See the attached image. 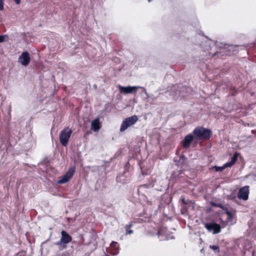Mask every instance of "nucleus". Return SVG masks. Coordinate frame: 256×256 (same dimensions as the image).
<instances>
[{
    "mask_svg": "<svg viewBox=\"0 0 256 256\" xmlns=\"http://www.w3.org/2000/svg\"><path fill=\"white\" fill-rule=\"evenodd\" d=\"M193 138L194 137L192 134H190L186 136L182 144L183 147L184 148H188L193 140Z\"/></svg>",
    "mask_w": 256,
    "mask_h": 256,
    "instance_id": "obj_11",
    "label": "nucleus"
},
{
    "mask_svg": "<svg viewBox=\"0 0 256 256\" xmlns=\"http://www.w3.org/2000/svg\"><path fill=\"white\" fill-rule=\"evenodd\" d=\"M30 60V54L26 52H24L18 58V62L20 64L23 66H27Z\"/></svg>",
    "mask_w": 256,
    "mask_h": 256,
    "instance_id": "obj_6",
    "label": "nucleus"
},
{
    "mask_svg": "<svg viewBox=\"0 0 256 256\" xmlns=\"http://www.w3.org/2000/svg\"><path fill=\"white\" fill-rule=\"evenodd\" d=\"M194 134L198 139L208 138L212 136L210 130L204 128H196L194 130Z\"/></svg>",
    "mask_w": 256,
    "mask_h": 256,
    "instance_id": "obj_1",
    "label": "nucleus"
},
{
    "mask_svg": "<svg viewBox=\"0 0 256 256\" xmlns=\"http://www.w3.org/2000/svg\"><path fill=\"white\" fill-rule=\"evenodd\" d=\"M210 248L212 249L214 252H219V246H210Z\"/></svg>",
    "mask_w": 256,
    "mask_h": 256,
    "instance_id": "obj_13",
    "label": "nucleus"
},
{
    "mask_svg": "<svg viewBox=\"0 0 256 256\" xmlns=\"http://www.w3.org/2000/svg\"><path fill=\"white\" fill-rule=\"evenodd\" d=\"M61 234L62 238L60 241L56 242L57 245H60L62 244H66L72 241V237L66 232L62 230Z\"/></svg>",
    "mask_w": 256,
    "mask_h": 256,
    "instance_id": "obj_8",
    "label": "nucleus"
},
{
    "mask_svg": "<svg viewBox=\"0 0 256 256\" xmlns=\"http://www.w3.org/2000/svg\"><path fill=\"white\" fill-rule=\"evenodd\" d=\"M140 88L142 89V92L146 96L145 98H150V96H149L148 94V92H146V88H144L142 87V86H141Z\"/></svg>",
    "mask_w": 256,
    "mask_h": 256,
    "instance_id": "obj_15",
    "label": "nucleus"
},
{
    "mask_svg": "<svg viewBox=\"0 0 256 256\" xmlns=\"http://www.w3.org/2000/svg\"><path fill=\"white\" fill-rule=\"evenodd\" d=\"M72 130L69 128L64 129L60 134V140L63 146L68 144V141L72 134Z\"/></svg>",
    "mask_w": 256,
    "mask_h": 256,
    "instance_id": "obj_3",
    "label": "nucleus"
},
{
    "mask_svg": "<svg viewBox=\"0 0 256 256\" xmlns=\"http://www.w3.org/2000/svg\"><path fill=\"white\" fill-rule=\"evenodd\" d=\"M158 234L159 236H160V235L161 234V232H158Z\"/></svg>",
    "mask_w": 256,
    "mask_h": 256,
    "instance_id": "obj_21",
    "label": "nucleus"
},
{
    "mask_svg": "<svg viewBox=\"0 0 256 256\" xmlns=\"http://www.w3.org/2000/svg\"><path fill=\"white\" fill-rule=\"evenodd\" d=\"M238 154L236 153H235L233 156L232 158L230 161L226 163L222 166H214L212 168L214 169L216 172H222L225 168L232 166L236 162Z\"/></svg>",
    "mask_w": 256,
    "mask_h": 256,
    "instance_id": "obj_5",
    "label": "nucleus"
},
{
    "mask_svg": "<svg viewBox=\"0 0 256 256\" xmlns=\"http://www.w3.org/2000/svg\"><path fill=\"white\" fill-rule=\"evenodd\" d=\"M118 244V243L116 242H112L110 244V246L112 248H114L115 250H116L117 247L116 246Z\"/></svg>",
    "mask_w": 256,
    "mask_h": 256,
    "instance_id": "obj_16",
    "label": "nucleus"
},
{
    "mask_svg": "<svg viewBox=\"0 0 256 256\" xmlns=\"http://www.w3.org/2000/svg\"><path fill=\"white\" fill-rule=\"evenodd\" d=\"M230 48H232V46H230Z\"/></svg>",
    "mask_w": 256,
    "mask_h": 256,
    "instance_id": "obj_22",
    "label": "nucleus"
},
{
    "mask_svg": "<svg viewBox=\"0 0 256 256\" xmlns=\"http://www.w3.org/2000/svg\"><path fill=\"white\" fill-rule=\"evenodd\" d=\"M4 0H0V10H4Z\"/></svg>",
    "mask_w": 256,
    "mask_h": 256,
    "instance_id": "obj_18",
    "label": "nucleus"
},
{
    "mask_svg": "<svg viewBox=\"0 0 256 256\" xmlns=\"http://www.w3.org/2000/svg\"><path fill=\"white\" fill-rule=\"evenodd\" d=\"M14 2L17 4H20V0H14Z\"/></svg>",
    "mask_w": 256,
    "mask_h": 256,
    "instance_id": "obj_20",
    "label": "nucleus"
},
{
    "mask_svg": "<svg viewBox=\"0 0 256 256\" xmlns=\"http://www.w3.org/2000/svg\"><path fill=\"white\" fill-rule=\"evenodd\" d=\"M118 88L120 92L127 94L135 92L136 90H138L139 88H141V86H119Z\"/></svg>",
    "mask_w": 256,
    "mask_h": 256,
    "instance_id": "obj_7",
    "label": "nucleus"
},
{
    "mask_svg": "<svg viewBox=\"0 0 256 256\" xmlns=\"http://www.w3.org/2000/svg\"><path fill=\"white\" fill-rule=\"evenodd\" d=\"M100 124L99 120L98 118L94 119L91 124L92 129L94 132L98 131L100 128Z\"/></svg>",
    "mask_w": 256,
    "mask_h": 256,
    "instance_id": "obj_12",
    "label": "nucleus"
},
{
    "mask_svg": "<svg viewBox=\"0 0 256 256\" xmlns=\"http://www.w3.org/2000/svg\"><path fill=\"white\" fill-rule=\"evenodd\" d=\"M205 227L209 232H212L214 234H218L220 232V226L215 223L206 224Z\"/></svg>",
    "mask_w": 256,
    "mask_h": 256,
    "instance_id": "obj_9",
    "label": "nucleus"
},
{
    "mask_svg": "<svg viewBox=\"0 0 256 256\" xmlns=\"http://www.w3.org/2000/svg\"><path fill=\"white\" fill-rule=\"evenodd\" d=\"M8 38V36L6 34L0 36V43L6 42Z\"/></svg>",
    "mask_w": 256,
    "mask_h": 256,
    "instance_id": "obj_14",
    "label": "nucleus"
},
{
    "mask_svg": "<svg viewBox=\"0 0 256 256\" xmlns=\"http://www.w3.org/2000/svg\"><path fill=\"white\" fill-rule=\"evenodd\" d=\"M75 171V168L72 166L70 167L67 172L58 181L59 184H64L68 182L74 175Z\"/></svg>",
    "mask_w": 256,
    "mask_h": 256,
    "instance_id": "obj_4",
    "label": "nucleus"
},
{
    "mask_svg": "<svg viewBox=\"0 0 256 256\" xmlns=\"http://www.w3.org/2000/svg\"><path fill=\"white\" fill-rule=\"evenodd\" d=\"M133 232V230H128V226L126 227V234H132Z\"/></svg>",
    "mask_w": 256,
    "mask_h": 256,
    "instance_id": "obj_19",
    "label": "nucleus"
},
{
    "mask_svg": "<svg viewBox=\"0 0 256 256\" xmlns=\"http://www.w3.org/2000/svg\"><path fill=\"white\" fill-rule=\"evenodd\" d=\"M138 117L135 115L125 118L122 122L120 128V131H124L128 127L134 124L138 121Z\"/></svg>",
    "mask_w": 256,
    "mask_h": 256,
    "instance_id": "obj_2",
    "label": "nucleus"
},
{
    "mask_svg": "<svg viewBox=\"0 0 256 256\" xmlns=\"http://www.w3.org/2000/svg\"><path fill=\"white\" fill-rule=\"evenodd\" d=\"M226 214H227V220H230L232 218V214L228 211L226 212Z\"/></svg>",
    "mask_w": 256,
    "mask_h": 256,
    "instance_id": "obj_17",
    "label": "nucleus"
},
{
    "mask_svg": "<svg viewBox=\"0 0 256 256\" xmlns=\"http://www.w3.org/2000/svg\"><path fill=\"white\" fill-rule=\"evenodd\" d=\"M248 186H245L241 188L238 192V198L244 200H247L248 198Z\"/></svg>",
    "mask_w": 256,
    "mask_h": 256,
    "instance_id": "obj_10",
    "label": "nucleus"
}]
</instances>
